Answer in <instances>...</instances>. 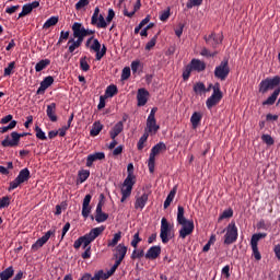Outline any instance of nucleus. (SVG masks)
<instances>
[{"instance_id":"2eb2a0df","label":"nucleus","mask_w":280,"mask_h":280,"mask_svg":"<svg viewBox=\"0 0 280 280\" xmlns=\"http://www.w3.org/2000/svg\"><path fill=\"white\" fill-rule=\"evenodd\" d=\"M93 199V196L91 194L85 195L82 203V215L86 219L89 215H91V200Z\"/></svg>"},{"instance_id":"f704fd0d","label":"nucleus","mask_w":280,"mask_h":280,"mask_svg":"<svg viewBox=\"0 0 280 280\" xmlns=\"http://www.w3.org/2000/svg\"><path fill=\"white\" fill-rule=\"evenodd\" d=\"M89 176H91V171L89 170H81L78 173V183L82 184L85 180H89Z\"/></svg>"},{"instance_id":"052dcab7","label":"nucleus","mask_w":280,"mask_h":280,"mask_svg":"<svg viewBox=\"0 0 280 280\" xmlns=\"http://www.w3.org/2000/svg\"><path fill=\"white\" fill-rule=\"evenodd\" d=\"M159 38V35H155L150 42L147 43L145 45V50L150 51L155 45H156V39Z\"/></svg>"},{"instance_id":"4d7b16f0","label":"nucleus","mask_w":280,"mask_h":280,"mask_svg":"<svg viewBox=\"0 0 280 280\" xmlns=\"http://www.w3.org/2000/svg\"><path fill=\"white\" fill-rule=\"evenodd\" d=\"M261 141L266 143V145H275V139L270 137V135H262Z\"/></svg>"},{"instance_id":"393cba45","label":"nucleus","mask_w":280,"mask_h":280,"mask_svg":"<svg viewBox=\"0 0 280 280\" xmlns=\"http://www.w3.org/2000/svg\"><path fill=\"white\" fill-rule=\"evenodd\" d=\"M126 253H128V247H126V245L124 244H119L118 246H116V254L114 255V257H116V260L118 261H124V259L126 258Z\"/></svg>"},{"instance_id":"c03bdc74","label":"nucleus","mask_w":280,"mask_h":280,"mask_svg":"<svg viewBox=\"0 0 280 280\" xmlns=\"http://www.w3.org/2000/svg\"><path fill=\"white\" fill-rule=\"evenodd\" d=\"M14 69H16V62L11 61L7 68H4V73L3 77L8 78L10 75H12V73H14Z\"/></svg>"},{"instance_id":"e2e57ef3","label":"nucleus","mask_w":280,"mask_h":280,"mask_svg":"<svg viewBox=\"0 0 280 280\" xmlns=\"http://www.w3.org/2000/svg\"><path fill=\"white\" fill-rule=\"evenodd\" d=\"M139 242H141V238L139 237V232H137L131 241V246L137 248L139 246Z\"/></svg>"},{"instance_id":"ea45409f","label":"nucleus","mask_w":280,"mask_h":280,"mask_svg":"<svg viewBox=\"0 0 280 280\" xmlns=\"http://www.w3.org/2000/svg\"><path fill=\"white\" fill-rule=\"evenodd\" d=\"M119 266H121V260H116L115 264L112 266V268L107 272H105L104 277L107 279H110V277L115 275Z\"/></svg>"},{"instance_id":"dca6fc26","label":"nucleus","mask_w":280,"mask_h":280,"mask_svg":"<svg viewBox=\"0 0 280 280\" xmlns=\"http://www.w3.org/2000/svg\"><path fill=\"white\" fill-rule=\"evenodd\" d=\"M82 43H84V38L83 37H71L68 40V51L69 54H73V51H75L78 48L82 47Z\"/></svg>"},{"instance_id":"5fc2aeb1","label":"nucleus","mask_w":280,"mask_h":280,"mask_svg":"<svg viewBox=\"0 0 280 280\" xmlns=\"http://www.w3.org/2000/svg\"><path fill=\"white\" fill-rule=\"evenodd\" d=\"M106 272L104 270H98L94 277H91L90 280H107L108 278H105Z\"/></svg>"},{"instance_id":"ddd939ff","label":"nucleus","mask_w":280,"mask_h":280,"mask_svg":"<svg viewBox=\"0 0 280 280\" xmlns=\"http://www.w3.org/2000/svg\"><path fill=\"white\" fill-rule=\"evenodd\" d=\"M173 226L174 225H171L170 223H163V225H161L160 237L163 244L170 242V233H172Z\"/></svg>"},{"instance_id":"f03ea898","label":"nucleus","mask_w":280,"mask_h":280,"mask_svg":"<svg viewBox=\"0 0 280 280\" xmlns=\"http://www.w3.org/2000/svg\"><path fill=\"white\" fill-rule=\"evenodd\" d=\"M177 222L182 226L179 230V237L182 240H185V237L194 233V221H189L185 218V208H183V206H178L177 208Z\"/></svg>"},{"instance_id":"20e7f679","label":"nucleus","mask_w":280,"mask_h":280,"mask_svg":"<svg viewBox=\"0 0 280 280\" xmlns=\"http://www.w3.org/2000/svg\"><path fill=\"white\" fill-rule=\"evenodd\" d=\"M279 89L280 86V77L275 75L273 78H266L265 80L260 81L258 85V91L262 95H266L268 91H272V89Z\"/></svg>"},{"instance_id":"2f4dec72","label":"nucleus","mask_w":280,"mask_h":280,"mask_svg":"<svg viewBox=\"0 0 280 280\" xmlns=\"http://www.w3.org/2000/svg\"><path fill=\"white\" fill-rule=\"evenodd\" d=\"M200 121H202V114L200 112H195L190 117L192 128H198V126H200Z\"/></svg>"},{"instance_id":"58836bf2","label":"nucleus","mask_w":280,"mask_h":280,"mask_svg":"<svg viewBox=\"0 0 280 280\" xmlns=\"http://www.w3.org/2000/svg\"><path fill=\"white\" fill-rule=\"evenodd\" d=\"M121 241V232L114 234L113 240H109L107 243L108 248H115L117 244Z\"/></svg>"},{"instance_id":"6ab92c4d","label":"nucleus","mask_w":280,"mask_h":280,"mask_svg":"<svg viewBox=\"0 0 280 280\" xmlns=\"http://www.w3.org/2000/svg\"><path fill=\"white\" fill-rule=\"evenodd\" d=\"M137 183L136 179H131L130 176L126 177L122 187H121V194H127L130 196L132 194V187H135V184Z\"/></svg>"},{"instance_id":"774afa93","label":"nucleus","mask_w":280,"mask_h":280,"mask_svg":"<svg viewBox=\"0 0 280 280\" xmlns=\"http://www.w3.org/2000/svg\"><path fill=\"white\" fill-rule=\"evenodd\" d=\"M191 71L192 70H191L190 66H187L186 69L184 70V72H183V79L185 81L189 80V77L191 75Z\"/></svg>"},{"instance_id":"72a5a7b5","label":"nucleus","mask_w":280,"mask_h":280,"mask_svg":"<svg viewBox=\"0 0 280 280\" xmlns=\"http://www.w3.org/2000/svg\"><path fill=\"white\" fill-rule=\"evenodd\" d=\"M59 18L56 15L50 16L43 25V30H49V27H54L58 25Z\"/></svg>"},{"instance_id":"c9c22d12","label":"nucleus","mask_w":280,"mask_h":280,"mask_svg":"<svg viewBox=\"0 0 280 280\" xmlns=\"http://www.w3.org/2000/svg\"><path fill=\"white\" fill-rule=\"evenodd\" d=\"M119 93V90L117 89V85L110 84L105 90V96L106 97H115Z\"/></svg>"},{"instance_id":"473e14b6","label":"nucleus","mask_w":280,"mask_h":280,"mask_svg":"<svg viewBox=\"0 0 280 280\" xmlns=\"http://www.w3.org/2000/svg\"><path fill=\"white\" fill-rule=\"evenodd\" d=\"M139 10H141V0L136 1L133 5V11L128 12V9H124V15L132 19L135 16V13L139 12Z\"/></svg>"},{"instance_id":"8fccbe9b","label":"nucleus","mask_w":280,"mask_h":280,"mask_svg":"<svg viewBox=\"0 0 280 280\" xmlns=\"http://www.w3.org/2000/svg\"><path fill=\"white\" fill-rule=\"evenodd\" d=\"M142 257H145V252L143 249L135 248L131 254V259H141Z\"/></svg>"},{"instance_id":"aec40b11","label":"nucleus","mask_w":280,"mask_h":280,"mask_svg":"<svg viewBox=\"0 0 280 280\" xmlns=\"http://www.w3.org/2000/svg\"><path fill=\"white\" fill-rule=\"evenodd\" d=\"M160 256H161V246L159 245L150 247L144 255L145 259H151V260L159 259Z\"/></svg>"},{"instance_id":"4468645a","label":"nucleus","mask_w":280,"mask_h":280,"mask_svg":"<svg viewBox=\"0 0 280 280\" xmlns=\"http://www.w3.org/2000/svg\"><path fill=\"white\" fill-rule=\"evenodd\" d=\"M207 45H210V47H212V49H215L218 47V45H220L222 43V36L220 35H215V33H211L208 36L203 37Z\"/></svg>"},{"instance_id":"de8ad7c7","label":"nucleus","mask_w":280,"mask_h":280,"mask_svg":"<svg viewBox=\"0 0 280 280\" xmlns=\"http://www.w3.org/2000/svg\"><path fill=\"white\" fill-rule=\"evenodd\" d=\"M86 60H88L86 56L81 57V59H80L81 71H90L91 66L89 65V61H86Z\"/></svg>"},{"instance_id":"c85d7f7f","label":"nucleus","mask_w":280,"mask_h":280,"mask_svg":"<svg viewBox=\"0 0 280 280\" xmlns=\"http://www.w3.org/2000/svg\"><path fill=\"white\" fill-rule=\"evenodd\" d=\"M192 91L194 93H196V95H202L205 93H209V89H207V86L202 82L195 83Z\"/></svg>"},{"instance_id":"49530a36","label":"nucleus","mask_w":280,"mask_h":280,"mask_svg":"<svg viewBox=\"0 0 280 280\" xmlns=\"http://www.w3.org/2000/svg\"><path fill=\"white\" fill-rule=\"evenodd\" d=\"M69 31H61L60 32V36L59 39L57 42V47H60V45H62V43H65V40H69Z\"/></svg>"},{"instance_id":"79ce46f5","label":"nucleus","mask_w":280,"mask_h":280,"mask_svg":"<svg viewBox=\"0 0 280 280\" xmlns=\"http://www.w3.org/2000/svg\"><path fill=\"white\" fill-rule=\"evenodd\" d=\"M91 220H96L98 224H102V222H106L108 220V213L106 212H101L98 214L90 215ZM95 218V219H94Z\"/></svg>"},{"instance_id":"bf43d9fd","label":"nucleus","mask_w":280,"mask_h":280,"mask_svg":"<svg viewBox=\"0 0 280 280\" xmlns=\"http://www.w3.org/2000/svg\"><path fill=\"white\" fill-rule=\"evenodd\" d=\"M98 16H100V7H96L94 9V13H93V15L91 18V25H97Z\"/></svg>"},{"instance_id":"0e129e2a","label":"nucleus","mask_w":280,"mask_h":280,"mask_svg":"<svg viewBox=\"0 0 280 280\" xmlns=\"http://www.w3.org/2000/svg\"><path fill=\"white\" fill-rule=\"evenodd\" d=\"M218 52H211L207 48L201 49V56H205L206 58H213Z\"/></svg>"},{"instance_id":"0eeeda50","label":"nucleus","mask_w":280,"mask_h":280,"mask_svg":"<svg viewBox=\"0 0 280 280\" xmlns=\"http://www.w3.org/2000/svg\"><path fill=\"white\" fill-rule=\"evenodd\" d=\"M30 178H32L30 168L25 167L21 170L16 178L10 183L9 191H13V189H16L19 187V185H23V183H27Z\"/></svg>"},{"instance_id":"7ed1b4c3","label":"nucleus","mask_w":280,"mask_h":280,"mask_svg":"<svg viewBox=\"0 0 280 280\" xmlns=\"http://www.w3.org/2000/svg\"><path fill=\"white\" fill-rule=\"evenodd\" d=\"M167 150V145H165L164 142H159L154 147H152L149 161H148V167L150 174H154V166L156 164V156L158 154H161L162 152H165Z\"/></svg>"},{"instance_id":"39448f33","label":"nucleus","mask_w":280,"mask_h":280,"mask_svg":"<svg viewBox=\"0 0 280 280\" xmlns=\"http://www.w3.org/2000/svg\"><path fill=\"white\" fill-rule=\"evenodd\" d=\"M27 132L19 133L12 131L10 136H5L4 140L1 141L2 148H16L21 143L22 137H27Z\"/></svg>"},{"instance_id":"13d9d810","label":"nucleus","mask_w":280,"mask_h":280,"mask_svg":"<svg viewBox=\"0 0 280 280\" xmlns=\"http://www.w3.org/2000/svg\"><path fill=\"white\" fill-rule=\"evenodd\" d=\"M8 207H10V197L4 196V197L0 198V209H5Z\"/></svg>"},{"instance_id":"cd10ccee","label":"nucleus","mask_w":280,"mask_h":280,"mask_svg":"<svg viewBox=\"0 0 280 280\" xmlns=\"http://www.w3.org/2000/svg\"><path fill=\"white\" fill-rule=\"evenodd\" d=\"M280 95V86L273 91V93L262 102V106H272Z\"/></svg>"},{"instance_id":"f257e3e1","label":"nucleus","mask_w":280,"mask_h":280,"mask_svg":"<svg viewBox=\"0 0 280 280\" xmlns=\"http://www.w3.org/2000/svg\"><path fill=\"white\" fill-rule=\"evenodd\" d=\"M103 231H106V226L104 225L93 228L88 234H84L74 241L73 248L78 250L82 246L83 250H91L92 242H95V240L101 236Z\"/></svg>"},{"instance_id":"a878e982","label":"nucleus","mask_w":280,"mask_h":280,"mask_svg":"<svg viewBox=\"0 0 280 280\" xmlns=\"http://www.w3.org/2000/svg\"><path fill=\"white\" fill-rule=\"evenodd\" d=\"M124 132V121H118L109 131L110 139H117Z\"/></svg>"},{"instance_id":"9d476101","label":"nucleus","mask_w":280,"mask_h":280,"mask_svg":"<svg viewBox=\"0 0 280 280\" xmlns=\"http://www.w3.org/2000/svg\"><path fill=\"white\" fill-rule=\"evenodd\" d=\"M230 73L231 68L229 67V59H224L223 61H221V63L214 69V78L221 81L226 80Z\"/></svg>"},{"instance_id":"6e6552de","label":"nucleus","mask_w":280,"mask_h":280,"mask_svg":"<svg viewBox=\"0 0 280 280\" xmlns=\"http://www.w3.org/2000/svg\"><path fill=\"white\" fill-rule=\"evenodd\" d=\"M268 236L266 233H257L253 234L250 238V246L253 252V257L256 259V261H261V253H259V240H264Z\"/></svg>"},{"instance_id":"f3484780","label":"nucleus","mask_w":280,"mask_h":280,"mask_svg":"<svg viewBox=\"0 0 280 280\" xmlns=\"http://www.w3.org/2000/svg\"><path fill=\"white\" fill-rule=\"evenodd\" d=\"M104 159H106V154L104 152L89 154L86 158V167H93V163H95V161H104Z\"/></svg>"},{"instance_id":"e433bc0d","label":"nucleus","mask_w":280,"mask_h":280,"mask_svg":"<svg viewBox=\"0 0 280 280\" xmlns=\"http://www.w3.org/2000/svg\"><path fill=\"white\" fill-rule=\"evenodd\" d=\"M102 128H104V126L100 121H95L90 131L91 137H97V135L102 132Z\"/></svg>"},{"instance_id":"4c0bfd02","label":"nucleus","mask_w":280,"mask_h":280,"mask_svg":"<svg viewBox=\"0 0 280 280\" xmlns=\"http://www.w3.org/2000/svg\"><path fill=\"white\" fill-rule=\"evenodd\" d=\"M92 25H96L98 30H106L108 27V22L104 19L103 14H100V16L97 18L96 24H92Z\"/></svg>"},{"instance_id":"37998d69","label":"nucleus","mask_w":280,"mask_h":280,"mask_svg":"<svg viewBox=\"0 0 280 280\" xmlns=\"http://www.w3.org/2000/svg\"><path fill=\"white\" fill-rule=\"evenodd\" d=\"M33 9L30 3H26L22 7V12L19 13L18 20L23 19V16H27V14H32Z\"/></svg>"},{"instance_id":"680f3d73","label":"nucleus","mask_w":280,"mask_h":280,"mask_svg":"<svg viewBox=\"0 0 280 280\" xmlns=\"http://www.w3.org/2000/svg\"><path fill=\"white\" fill-rule=\"evenodd\" d=\"M89 0H79L75 3V10H82V8H86V5H89Z\"/></svg>"},{"instance_id":"9b49d317","label":"nucleus","mask_w":280,"mask_h":280,"mask_svg":"<svg viewBox=\"0 0 280 280\" xmlns=\"http://www.w3.org/2000/svg\"><path fill=\"white\" fill-rule=\"evenodd\" d=\"M56 234V230H49L44 236H42L40 238H38L31 247V250H33V253H36V250H38V248H43V246H45L46 242H49V237H51V235Z\"/></svg>"},{"instance_id":"c756f323","label":"nucleus","mask_w":280,"mask_h":280,"mask_svg":"<svg viewBox=\"0 0 280 280\" xmlns=\"http://www.w3.org/2000/svg\"><path fill=\"white\" fill-rule=\"evenodd\" d=\"M14 277V267L10 266L0 272V280H10Z\"/></svg>"},{"instance_id":"603ef678","label":"nucleus","mask_w":280,"mask_h":280,"mask_svg":"<svg viewBox=\"0 0 280 280\" xmlns=\"http://www.w3.org/2000/svg\"><path fill=\"white\" fill-rule=\"evenodd\" d=\"M102 49V44L100 43V39L94 38L92 42V45L90 46V51H100Z\"/></svg>"},{"instance_id":"a19ab883","label":"nucleus","mask_w":280,"mask_h":280,"mask_svg":"<svg viewBox=\"0 0 280 280\" xmlns=\"http://www.w3.org/2000/svg\"><path fill=\"white\" fill-rule=\"evenodd\" d=\"M174 196H176V186L173 187V189L171 190V192L166 197V199L164 201V209H167V207H170L172 205V202L174 200Z\"/></svg>"},{"instance_id":"338daca9","label":"nucleus","mask_w":280,"mask_h":280,"mask_svg":"<svg viewBox=\"0 0 280 280\" xmlns=\"http://www.w3.org/2000/svg\"><path fill=\"white\" fill-rule=\"evenodd\" d=\"M167 19H170V8L162 11V13L160 14V21H167Z\"/></svg>"},{"instance_id":"6e6d98bb","label":"nucleus","mask_w":280,"mask_h":280,"mask_svg":"<svg viewBox=\"0 0 280 280\" xmlns=\"http://www.w3.org/2000/svg\"><path fill=\"white\" fill-rule=\"evenodd\" d=\"M199 5H202V0H189L186 4V8L191 10V8H198Z\"/></svg>"},{"instance_id":"a211bd4d","label":"nucleus","mask_w":280,"mask_h":280,"mask_svg":"<svg viewBox=\"0 0 280 280\" xmlns=\"http://www.w3.org/2000/svg\"><path fill=\"white\" fill-rule=\"evenodd\" d=\"M148 97H150V92L143 88L139 89L137 93L138 106H145L148 104Z\"/></svg>"},{"instance_id":"1a4fd4ad","label":"nucleus","mask_w":280,"mask_h":280,"mask_svg":"<svg viewBox=\"0 0 280 280\" xmlns=\"http://www.w3.org/2000/svg\"><path fill=\"white\" fill-rule=\"evenodd\" d=\"M226 233L224 235V244L226 246H231V244H235L237 242L238 233H237V225L235 222H231L226 229Z\"/></svg>"},{"instance_id":"69168bd1","label":"nucleus","mask_w":280,"mask_h":280,"mask_svg":"<svg viewBox=\"0 0 280 280\" xmlns=\"http://www.w3.org/2000/svg\"><path fill=\"white\" fill-rule=\"evenodd\" d=\"M130 78V68L125 67L121 72V80H128Z\"/></svg>"},{"instance_id":"09e8293b","label":"nucleus","mask_w":280,"mask_h":280,"mask_svg":"<svg viewBox=\"0 0 280 280\" xmlns=\"http://www.w3.org/2000/svg\"><path fill=\"white\" fill-rule=\"evenodd\" d=\"M233 215V209L229 208L228 210H224L222 214L219 217L218 222H222V220H228Z\"/></svg>"},{"instance_id":"864d4df0","label":"nucleus","mask_w":280,"mask_h":280,"mask_svg":"<svg viewBox=\"0 0 280 280\" xmlns=\"http://www.w3.org/2000/svg\"><path fill=\"white\" fill-rule=\"evenodd\" d=\"M127 172H128L127 178H129L130 176L131 180H137V177L135 176V165L132 163L128 164Z\"/></svg>"},{"instance_id":"5701e85b","label":"nucleus","mask_w":280,"mask_h":280,"mask_svg":"<svg viewBox=\"0 0 280 280\" xmlns=\"http://www.w3.org/2000/svg\"><path fill=\"white\" fill-rule=\"evenodd\" d=\"M189 67L192 71H197L198 73H200L205 71V69H207V63H205V61H201L200 59H192Z\"/></svg>"},{"instance_id":"412c9836","label":"nucleus","mask_w":280,"mask_h":280,"mask_svg":"<svg viewBox=\"0 0 280 280\" xmlns=\"http://www.w3.org/2000/svg\"><path fill=\"white\" fill-rule=\"evenodd\" d=\"M73 38H84L85 28L80 22H74L72 24Z\"/></svg>"},{"instance_id":"b1692460","label":"nucleus","mask_w":280,"mask_h":280,"mask_svg":"<svg viewBox=\"0 0 280 280\" xmlns=\"http://www.w3.org/2000/svg\"><path fill=\"white\" fill-rule=\"evenodd\" d=\"M46 115L48 119L52 121V124H56V121H58V115H56V103H50L49 105H47Z\"/></svg>"},{"instance_id":"a18cd8bd","label":"nucleus","mask_w":280,"mask_h":280,"mask_svg":"<svg viewBox=\"0 0 280 280\" xmlns=\"http://www.w3.org/2000/svg\"><path fill=\"white\" fill-rule=\"evenodd\" d=\"M148 137H150V133H148V131H145L141 138L138 141L137 148L138 150H143V148H145V142L148 141Z\"/></svg>"},{"instance_id":"4be33fe9","label":"nucleus","mask_w":280,"mask_h":280,"mask_svg":"<svg viewBox=\"0 0 280 280\" xmlns=\"http://www.w3.org/2000/svg\"><path fill=\"white\" fill-rule=\"evenodd\" d=\"M148 135H156L161 129V126L156 125V118H147Z\"/></svg>"},{"instance_id":"3c124183","label":"nucleus","mask_w":280,"mask_h":280,"mask_svg":"<svg viewBox=\"0 0 280 280\" xmlns=\"http://www.w3.org/2000/svg\"><path fill=\"white\" fill-rule=\"evenodd\" d=\"M36 138L40 139V141H47V136L45 135V131L38 126L35 127Z\"/></svg>"},{"instance_id":"f8f14e48","label":"nucleus","mask_w":280,"mask_h":280,"mask_svg":"<svg viewBox=\"0 0 280 280\" xmlns=\"http://www.w3.org/2000/svg\"><path fill=\"white\" fill-rule=\"evenodd\" d=\"M54 84V77L48 75L44 78V80L40 82L39 88L36 91V95H45V91L49 89Z\"/></svg>"},{"instance_id":"7c9ffc66","label":"nucleus","mask_w":280,"mask_h":280,"mask_svg":"<svg viewBox=\"0 0 280 280\" xmlns=\"http://www.w3.org/2000/svg\"><path fill=\"white\" fill-rule=\"evenodd\" d=\"M50 65H51V60H49V59H42L35 66L36 73H40V71L47 69Z\"/></svg>"},{"instance_id":"bb28decb","label":"nucleus","mask_w":280,"mask_h":280,"mask_svg":"<svg viewBox=\"0 0 280 280\" xmlns=\"http://www.w3.org/2000/svg\"><path fill=\"white\" fill-rule=\"evenodd\" d=\"M145 205H148V192H143L141 197L136 199L135 209H140V211H143Z\"/></svg>"},{"instance_id":"423d86ee","label":"nucleus","mask_w":280,"mask_h":280,"mask_svg":"<svg viewBox=\"0 0 280 280\" xmlns=\"http://www.w3.org/2000/svg\"><path fill=\"white\" fill-rule=\"evenodd\" d=\"M213 93L206 101V106L209 110L212 109L213 106H218L220 102H222V90H220V83H215L213 86Z\"/></svg>"}]
</instances>
